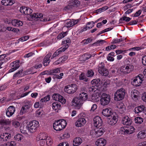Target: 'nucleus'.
Returning <instances> with one entry per match:
<instances>
[{
	"label": "nucleus",
	"mask_w": 146,
	"mask_h": 146,
	"mask_svg": "<svg viewBox=\"0 0 146 146\" xmlns=\"http://www.w3.org/2000/svg\"><path fill=\"white\" fill-rule=\"evenodd\" d=\"M11 135L10 134L8 133H3L0 136V140L2 141H7L10 139Z\"/></svg>",
	"instance_id": "dca6fc26"
},
{
	"label": "nucleus",
	"mask_w": 146,
	"mask_h": 146,
	"mask_svg": "<svg viewBox=\"0 0 146 146\" xmlns=\"http://www.w3.org/2000/svg\"><path fill=\"white\" fill-rule=\"evenodd\" d=\"M91 83L94 86L96 87L97 89L101 86V82L99 78L93 80L91 81Z\"/></svg>",
	"instance_id": "f3484780"
},
{
	"label": "nucleus",
	"mask_w": 146,
	"mask_h": 146,
	"mask_svg": "<svg viewBox=\"0 0 146 146\" xmlns=\"http://www.w3.org/2000/svg\"><path fill=\"white\" fill-rule=\"evenodd\" d=\"M30 107V106L27 105L23 106L20 111V114L21 115H23L24 113L27 112Z\"/></svg>",
	"instance_id": "5701e85b"
},
{
	"label": "nucleus",
	"mask_w": 146,
	"mask_h": 146,
	"mask_svg": "<svg viewBox=\"0 0 146 146\" xmlns=\"http://www.w3.org/2000/svg\"><path fill=\"white\" fill-rule=\"evenodd\" d=\"M86 121L85 118L82 117L78 119L75 123V125L77 127H81L85 125Z\"/></svg>",
	"instance_id": "4468645a"
},
{
	"label": "nucleus",
	"mask_w": 146,
	"mask_h": 146,
	"mask_svg": "<svg viewBox=\"0 0 146 146\" xmlns=\"http://www.w3.org/2000/svg\"><path fill=\"white\" fill-rule=\"evenodd\" d=\"M21 137L19 134L16 135L14 137L15 139L16 140L19 141L21 139Z\"/></svg>",
	"instance_id": "5fc2aeb1"
},
{
	"label": "nucleus",
	"mask_w": 146,
	"mask_h": 146,
	"mask_svg": "<svg viewBox=\"0 0 146 146\" xmlns=\"http://www.w3.org/2000/svg\"><path fill=\"white\" fill-rule=\"evenodd\" d=\"M28 8V7H26L25 6H22L20 8V11L21 13H23L25 14Z\"/></svg>",
	"instance_id": "09e8293b"
},
{
	"label": "nucleus",
	"mask_w": 146,
	"mask_h": 146,
	"mask_svg": "<svg viewBox=\"0 0 146 146\" xmlns=\"http://www.w3.org/2000/svg\"><path fill=\"white\" fill-rule=\"evenodd\" d=\"M52 106L53 109L56 110L57 109H60L61 106L60 104L58 103V102H56L52 104Z\"/></svg>",
	"instance_id": "7c9ffc66"
},
{
	"label": "nucleus",
	"mask_w": 146,
	"mask_h": 146,
	"mask_svg": "<svg viewBox=\"0 0 146 146\" xmlns=\"http://www.w3.org/2000/svg\"><path fill=\"white\" fill-rule=\"evenodd\" d=\"M77 86L75 84L68 85L65 87L64 91L69 94H73L77 90Z\"/></svg>",
	"instance_id": "423d86ee"
},
{
	"label": "nucleus",
	"mask_w": 146,
	"mask_h": 146,
	"mask_svg": "<svg viewBox=\"0 0 146 146\" xmlns=\"http://www.w3.org/2000/svg\"><path fill=\"white\" fill-rule=\"evenodd\" d=\"M1 4L5 6L12 5L15 3L13 0H2L1 1Z\"/></svg>",
	"instance_id": "6ab92c4d"
},
{
	"label": "nucleus",
	"mask_w": 146,
	"mask_h": 146,
	"mask_svg": "<svg viewBox=\"0 0 146 146\" xmlns=\"http://www.w3.org/2000/svg\"><path fill=\"white\" fill-rule=\"evenodd\" d=\"M59 98H58V101L62 104H64L66 102V100L64 98V97L60 95L59 96Z\"/></svg>",
	"instance_id": "37998d69"
},
{
	"label": "nucleus",
	"mask_w": 146,
	"mask_h": 146,
	"mask_svg": "<svg viewBox=\"0 0 146 146\" xmlns=\"http://www.w3.org/2000/svg\"><path fill=\"white\" fill-rule=\"evenodd\" d=\"M110 84V80H106L103 84V86L104 87L106 88Z\"/></svg>",
	"instance_id": "864d4df0"
},
{
	"label": "nucleus",
	"mask_w": 146,
	"mask_h": 146,
	"mask_svg": "<svg viewBox=\"0 0 146 146\" xmlns=\"http://www.w3.org/2000/svg\"><path fill=\"white\" fill-rule=\"evenodd\" d=\"M137 146H146V141L142 142L140 143Z\"/></svg>",
	"instance_id": "774afa93"
},
{
	"label": "nucleus",
	"mask_w": 146,
	"mask_h": 146,
	"mask_svg": "<svg viewBox=\"0 0 146 146\" xmlns=\"http://www.w3.org/2000/svg\"><path fill=\"white\" fill-rule=\"evenodd\" d=\"M97 127L96 130V136L97 137L101 136L106 131L105 129L101 126Z\"/></svg>",
	"instance_id": "2eb2a0df"
},
{
	"label": "nucleus",
	"mask_w": 146,
	"mask_h": 146,
	"mask_svg": "<svg viewBox=\"0 0 146 146\" xmlns=\"http://www.w3.org/2000/svg\"><path fill=\"white\" fill-rule=\"evenodd\" d=\"M135 123L139 124H141L143 121V119L140 117H137L135 119Z\"/></svg>",
	"instance_id": "4c0bfd02"
},
{
	"label": "nucleus",
	"mask_w": 146,
	"mask_h": 146,
	"mask_svg": "<svg viewBox=\"0 0 146 146\" xmlns=\"http://www.w3.org/2000/svg\"><path fill=\"white\" fill-rule=\"evenodd\" d=\"M106 140L104 138H100L97 140L96 144L98 146H104L106 143Z\"/></svg>",
	"instance_id": "a211bd4d"
},
{
	"label": "nucleus",
	"mask_w": 146,
	"mask_h": 146,
	"mask_svg": "<svg viewBox=\"0 0 146 146\" xmlns=\"http://www.w3.org/2000/svg\"><path fill=\"white\" fill-rule=\"evenodd\" d=\"M142 83V80L140 81L139 79L135 77L132 84L135 86H140L141 84Z\"/></svg>",
	"instance_id": "a878e982"
},
{
	"label": "nucleus",
	"mask_w": 146,
	"mask_h": 146,
	"mask_svg": "<svg viewBox=\"0 0 146 146\" xmlns=\"http://www.w3.org/2000/svg\"><path fill=\"white\" fill-rule=\"evenodd\" d=\"M125 133H126L128 134H131V132L130 131V128L128 127L127 129L125 130L124 131Z\"/></svg>",
	"instance_id": "69168bd1"
},
{
	"label": "nucleus",
	"mask_w": 146,
	"mask_h": 146,
	"mask_svg": "<svg viewBox=\"0 0 146 146\" xmlns=\"http://www.w3.org/2000/svg\"><path fill=\"white\" fill-rule=\"evenodd\" d=\"M138 79H139L140 81L142 80V82L144 78L143 75L141 74H139L138 76L135 77Z\"/></svg>",
	"instance_id": "4d7b16f0"
},
{
	"label": "nucleus",
	"mask_w": 146,
	"mask_h": 146,
	"mask_svg": "<svg viewBox=\"0 0 146 146\" xmlns=\"http://www.w3.org/2000/svg\"><path fill=\"white\" fill-rule=\"evenodd\" d=\"M125 94V90L123 88L117 90L114 93V99L117 101H119L123 100Z\"/></svg>",
	"instance_id": "7ed1b4c3"
},
{
	"label": "nucleus",
	"mask_w": 146,
	"mask_h": 146,
	"mask_svg": "<svg viewBox=\"0 0 146 146\" xmlns=\"http://www.w3.org/2000/svg\"><path fill=\"white\" fill-rule=\"evenodd\" d=\"M66 125V121L64 119H59L53 123V127L54 130L56 131H60L64 128Z\"/></svg>",
	"instance_id": "f03ea898"
},
{
	"label": "nucleus",
	"mask_w": 146,
	"mask_h": 146,
	"mask_svg": "<svg viewBox=\"0 0 146 146\" xmlns=\"http://www.w3.org/2000/svg\"><path fill=\"white\" fill-rule=\"evenodd\" d=\"M42 66V64H40L38 65L36 64L33 67H32L30 68L31 70H32L33 69V68H34L37 69L38 68H40Z\"/></svg>",
	"instance_id": "e2e57ef3"
},
{
	"label": "nucleus",
	"mask_w": 146,
	"mask_h": 146,
	"mask_svg": "<svg viewBox=\"0 0 146 146\" xmlns=\"http://www.w3.org/2000/svg\"><path fill=\"white\" fill-rule=\"evenodd\" d=\"M131 19V18L127 17L126 16H124L120 19L119 22L120 23H121L122 21H125L126 22H127L129 21Z\"/></svg>",
	"instance_id": "ea45409f"
},
{
	"label": "nucleus",
	"mask_w": 146,
	"mask_h": 146,
	"mask_svg": "<svg viewBox=\"0 0 146 146\" xmlns=\"http://www.w3.org/2000/svg\"><path fill=\"white\" fill-rule=\"evenodd\" d=\"M62 51H63L60 48L59 49L54 53L51 57V59H52L55 57L58 56Z\"/></svg>",
	"instance_id": "473e14b6"
},
{
	"label": "nucleus",
	"mask_w": 146,
	"mask_h": 146,
	"mask_svg": "<svg viewBox=\"0 0 146 146\" xmlns=\"http://www.w3.org/2000/svg\"><path fill=\"white\" fill-rule=\"evenodd\" d=\"M94 86H92L91 87H89L88 88V91L90 93H91L93 92H94L96 91V90L98 89Z\"/></svg>",
	"instance_id": "a18cd8bd"
},
{
	"label": "nucleus",
	"mask_w": 146,
	"mask_h": 146,
	"mask_svg": "<svg viewBox=\"0 0 146 146\" xmlns=\"http://www.w3.org/2000/svg\"><path fill=\"white\" fill-rule=\"evenodd\" d=\"M145 108V107L143 105H141L135 108L134 109V111L135 113H138L143 111Z\"/></svg>",
	"instance_id": "412c9836"
},
{
	"label": "nucleus",
	"mask_w": 146,
	"mask_h": 146,
	"mask_svg": "<svg viewBox=\"0 0 146 146\" xmlns=\"http://www.w3.org/2000/svg\"><path fill=\"white\" fill-rule=\"evenodd\" d=\"M94 125L96 127H100L102 126L103 122L102 119L98 116L95 117L93 119Z\"/></svg>",
	"instance_id": "1a4fd4ad"
},
{
	"label": "nucleus",
	"mask_w": 146,
	"mask_h": 146,
	"mask_svg": "<svg viewBox=\"0 0 146 146\" xmlns=\"http://www.w3.org/2000/svg\"><path fill=\"white\" fill-rule=\"evenodd\" d=\"M50 96L49 95H48L42 98L40 101V102H43L47 101L50 100Z\"/></svg>",
	"instance_id": "79ce46f5"
},
{
	"label": "nucleus",
	"mask_w": 146,
	"mask_h": 146,
	"mask_svg": "<svg viewBox=\"0 0 146 146\" xmlns=\"http://www.w3.org/2000/svg\"><path fill=\"white\" fill-rule=\"evenodd\" d=\"M39 139L40 140H46L48 138L47 135L44 133H41Z\"/></svg>",
	"instance_id": "58836bf2"
},
{
	"label": "nucleus",
	"mask_w": 146,
	"mask_h": 146,
	"mask_svg": "<svg viewBox=\"0 0 146 146\" xmlns=\"http://www.w3.org/2000/svg\"><path fill=\"white\" fill-rule=\"evenodd\" d=\"M142 62L143 65L146 66V55L142 57Z\"/></svg>",
	"instance_id": "bf43d9fd"
},
{
	"label": "nucleus",
	"mask_w": 146,
	"mask_h": 146,
	"mask_svg": "<svg viewBox=\"0 0 146 146\" xmlns=\"http://www.w3.org/2000/svg\"><path fill=\"white\" fill-rule=\"evenodd\" d=\"M70 137L69 133L68 132H65L63 134V137L64 139H67Z\"/></svg>",
	"instance_id": "680f3d73"
},
{
	"label": "nucleus",
	"mask_w": 146,
	"mask_h": 146,
	"mask_svg": "<svg viewBox=\"0 0 146 146\" xmlns=\"http://www.w3.org/2000/svg\"><path fill=\"white\" fill-rule=\"evenodd\" d=\"M94 74L93 71L91 69L88 70L86 74L87 76L88 77H92L94 76Z\"/></svg>",
	"instance_id": "c03bdc74"
},
{
	"label": "nucleus",
	"mask_w": 146,
	"mask_h": 146,
	"mask_svg": "<svg viewBox=\"0 0 146 146\" xmlns=\"http://www.w3.org/2000/svg\"><path fill=\"white\" fill-rule=\"evenodd\" d=\"M13 125V126H14L15 127H18L20 125V123L17 121H15L13 122L12 123Z\"/></svg>",
	"instance_id": "6e6d98bb"
},
{
	"label": "nucleus",
	"mask_w": 146,
	"mask_h": 146,
	"mask_svg": "<svg viewBox=\"0 0 146 146\" xmlns=\"http://www.w3.org/2000/svg\"><path fill=\"white\" fill-rule=\"evenodd\" d=\"M104 64L102 62L99 65L98 72L102 76H107L109 74V72L107 69L105 68Z\"/></svg>",
	"instance_id": "0eeeda50"
},
{
	"label": "nucleus",
	"mask_w": 146,
	"mask_h": 146,
	"mask_svg": "<svg viewBox=\"0 0 146 146\" xmlns=\"http://www.w3.org/2000/svg\"><path fill=\"white\" fill-rule=\"evenodd\" d=\"M72 4L73 7L77 8L79 6L80 2L78 0H74L72 1Z\"/></svg>",
	"instance_id": "72a5a7b5"
},
{
	"label": "nucleus",
	"mask_w": 146,
	"mask_h": 146,
	"mask_svg": "<svg viewBox=\"0 0 146 146\" xmlns=\"http://www.w3.org/2000/svg\"><path fill=\"white\" fill-rule=\"evenodd\" d=\"M11 23L13 26L17 27L21 26L23 24L21 21L17 19L13 20L11 22Z\"/></svg>",
	"instance_id": "393cba45"
},
{
	"label": "nucleus",
	"mask_w": 146,
	"mask_h": 146,
	"mask_svg": "<svg viewBox=\"0 0 146 146\" xmlns=\"http://www.w3.org/2000/svg\"><path fill=\"white\" fill-rule=\"evenodd\" d=\"M15 111V108L13 106H9L6 110V114L9 117L11 116L14 113Z\"/></svg>",
	"instance_id": "9b49d317"
},
{
	"label": "nucleus",
	"mask_w": 146,
	"mask_h": 146,
	"mask_svg": "<svg viewBox=\"0 0 146 146\" xmlns=\"http://www.w3.org/2000/svg\"><path fill=\"white\" fill-rule=\"evenodd\" d=\"M141 98L144 102H146V92H144L142 94Z\"/></svg>",
	"instance_id": "052dcab7"
},
{
	"label": "nucleus",
	"mask_w": 146,
	"mask_h": 146,
	"mask_svg": "<svg viewBox=\"0 0 146 146\" xmlns=\"http://www.w3.org/2000/svg\"><path fill=\"white\" fill-rule=\"evenodd\" d=\"M96 129L91 130L90 133V135L94 137H97L96 136Z\"/></svg>",
	"instance_id": "3c124183"
},
{
	"label": "nucleus",
	"mask_w": 146,
	"mask_h": 146,
	"mask_svg": "<svg viewBox=\"0 0 146 146\" xmlns=\"http://www.w3.org/2000/svg\"><path fill=\"white\" fill-rule=\"evenodd\" d=\"M11 121H7L3 119H0V124L2 125H8L10 124Z\"/></svg>",
	"instance_id": "2f4dec72"
},
{
	"label": "nucleus",
	"mask_w": 146,
	"mask_h": 146,
	"mask_svg": "<svg viewBox=\"0 0 146 146\" xmlns=\"http://www.w3.org/2000/svg\"><path fill=\"white\" fill-rule=\"evenodd\" d=\"M29 16V17H27L28 20L36 21L40 20V18L42 17V14L41 13H34L33 14L30 15Z\"/></svg>",
	"instance_id": "6e6552de"
},
{
	"label": "nucleus",
	"mask_w": 146,
	"mask_h": 146,
	"mask_svg": "<svg viewBox=\"0 0 146 146\" xmlns=\"http://www.w3.org/2000/svg\"><path fill=\"white\" fill-rule=\"evenodd\" d=\"M38 124V122L36 120H33L30 122L27 125L28 131L31 133L35 131Z\"/></svg>",
	"instance_id": "39448f33"
},
{
	"label": "nucleus",
	"mask_w": 146,
	"mask_h": 146,
	"mask_svg": "<svg viewBox=\"0 0 146 146\" xmlns=\"http://www.w3.org/2000/svg\"><path fill=\"white\" fill-rule=\"evenodd\" d=\"M70 42V39H68V40H66L62 42V44L63 45L60 48L63 51H64L69 46V43Z\"/></svg>",
	"instance_id": "ddd939ff"
},
{
	"label": "nucleus",
	"mask_w": 146,
	"mask_h": 146,
	"mask_svg": "<svg viewBox=\"0 0 146 146\" xmlns=\"http://www.w3.org/2000/svg\"><path fill=\"white\" fill-rule=\"evenodd\" d=\"M123 40L122 38H119V39H114L111 42L112 44H116L117 43H119Z\"/></svg>",
	"instance_id": "de8ad7c7"
},
{
	"label": "nucleus",
	"mask_w": 146,
	"mask_h": 146,
	"mask_svg": "<svg viewBox=\"0 0 146 146\" xmlns=\"http://www.w3.org/2000/svg\"><path fill=\"white\" fill-rule=\"evenodd\" d=\"M116 46L114 44H112L110 46H108L106 47V50L108 51L111 49H113L115 48Z\"/></svg>",
	"instance_id": "49530a36"
},
{
	"label": "nucleus",
	"mask_w": 146,
	"mask_h": 146,
	"mask_svg": "<svg viewBox=\"0 0 146 146\" xmlns=\"http://www.w3.org/2000/svg\"><path fill=\"white\" fill-rule=\"evenodd\" d=\"M67 34L66 32H63L59 34L57 36L56 38L58 39H61L65 36Z\"/></svg>",
	"instance_id": "c9c22d12"
},
{
	"label": "nucleus",
	"mask_w": 146,
	"mask_h": 146,
	"mask_svg": "<svg viewBox=\"0 0 146 146\" xmlns=\"http://www.w3.org/2000/svg\"><path fill=\"white\" fill-rule=\"evenodd\" d=\"M100 98V104L103 106L108 105L111 101V96L108 94L103 93L101 96Z\"/></svg>",
	"instance_id": "20e7f679"
},
{
	"label": "nucleus",
	"mask_w": 146,
	"mask_h": 146,
	"mask_svg": "<svg viewBox=\"0 0 146 146\" xmlns=\"http://www.w3.org/2000/svg\"><path fill=\"white\" fill-rule=\"evenodd\" d=\"M117 119L116 117L113 115L111 119H109L108 122L110 125H114L117 123Z\"/></svg>",
	"instance_id": "b1692460"
},
{
	"label": "nucleus",
	"mask_w": 146,
	"mask_h": 146,
	"mask_svg": "<svg viewBox=\"0 0 146 146\" xmlns=\"http://www.w3.org/2000/svg\"><path fill=\"white\" fill-rule=\"evenodd\" d=\"M138 21L135 20H133L131 21L129 23H128L127 25H131L137 24Z\"/></svg>",
	"instance_id": "338daca9"
},
{
	"label": "nucleus",
	"mask_w": 146,
	"mask_h": 146,
	"mask_svg": "<svg viewBox=\"0 0 146 146\" xmlns=\"http://www.w3.org/2000/svg\"><path fill=\"white\" fill-rule=\"evenodd\" d=\"M91 55L90 54H86L83 55L80 59L81 61H86L91 58Z\"/></svg>",
	"instance_id": "bb28decb"
},
{
	"label": "nucleus",
	"mask_w": 146,
	"mask_h": 146,
	"mask_svg": "<svg viewBox=\"0 0 146 146\" xmlns=\"http://www.w3.org/2000/svg\"><path fill=\"white\" fill-rule=\"evenodd\" d=\"M146 136V130H143L139 132L138 134V137L140 139H143Z\"/></svg>",
	"instance_id": "cd10ccee"
},
{
	"label": "nucleus",
	"mask_w": 146,
	"mask_h": 146,
	"mask_svg": "<svg viewBox=\"0 0 146 146\" xmlns=\"http://www.w3.org/2000/svg\"><path fill=\"white\" fill-rule=\"evenodd\" d=\"M132 121L128 116H125L123 117L122 120V123L124 125H131Z\"/></svg>",
	"instance_id": "f8f14e48"
},
{
	"label": "nucleus",
	"mask_w": 146,
	"mask_h": 146,
	"mask_svg": "<svg viewBox=\"0 0 146 146\" xmlns=\"http://www.w3.org/2000/svg\"><path fill=\"white\" fill-rule=\"evenodd\" d=\"M39 145L41 146H43L46 143V140H40L39 139Z\"/></svg>",
	"instance_id": "0e129e2a"
},
{
	"label": "nucleus",
	"mask_w": 146,
	"mask_h": 146,
	"mask_svg": "<svg viewBox=\"0 0 146 146\" xmlns=\"http://www.w3.org/2000/svg\"><path fill=\"white\" fill-rule=\"evenodd\" d=\"M60 95L58 94H53L52 97L53 99V100H55L56 101H58V100L59 97V96H60Z\"/></svg>",
	"instance_id": "8fccbe9b"
},
{
	"label": "nucleus",
	"mask_w": 146,
	"mask_h": 146,
	"mask_svg": "<svg viewBox=\"0 0 146 146\" xmlns=\"http://www.w3.org/2000/svg\"><path fill=\"white\" fill-rule=\"evenodd\" d=\"M66 25L67 27H70L73 26L75 24L74 22L72 21L71 20L68 19L66 22Z\"/></svg>",
	"instance_id": "f704fd0d"
},
{
	"label": "nucleus",
	"mask_w": 146,
	"mask_h": 146,
	"mask_svg": "<svg viewBox=\"0 0 146 146\" xmlns=\"http://www.w3.org/2000/svg\"><path fill=\"white\" fill-rule=\"evenodd\" d=\"M134 68V66L131 64H128L125 67V70L124 71V73L125 74H128L132 71Z\"/></svg>",
	"instance_id": "aec40b11"
},
{
	"label": "nucleus",
	"mask_w": 146,
	"mask_h": 146,
	"mask_svg": "<svg viewBox=\"0 0 146 146\" xmlns=\"http://www.w3.org/2000/svg\"><path fill=\"white\" fill-rule=\"evenodd\" d=\"M20 128L21 132L24 134L27 133V131H28L27 125L25 126L23 125H21Z\"/></svg>",
	"instance_id": "c85d7f7f"
},
{
	"label": "nucleus",
	"mask_w": 146,
	"mask_h": 146,
	"mask_svg": "<svg viewBox=\"0 0 146 146\" xmlns=\"http://www.w3.org/2000/svg\"><path fill=\"white\" fill-rule=\"evenodd\" d=\"M82 143V139L79 137L75 138L73 142V144L74 146H78Z\"/></svg>",
	"instance_id": "4be33fe9"
},
{
	"label": "nucleus",
	"mask_w": 146,
	"mask_h": 146,
	"mask_svg": "<svg viewBox=\"0 0 146 146\" xmlns=\"http://www.w3.org/2000/svg\"><path fill=\"white\" fill-rule=\"evenodd\" d=\"M11 66L14 67L16 70L20 66L19 61H15L13 62L11 64Z\"/></svg>",
	"instance_id": "c756f323"
},
{
	"label": "nucleus",
	"mask_w": 146,
	"mask_h": 146,
	"mask_svg": "<svg viewBox=\"0 0 146 146\" xmlns=\"http://www.w3.org/2000/svg\"><path fill=\"white\" fill-rule=\"evenodd\" d=\"M102 113L103 115L106 117H109L113 115V113L112 111V109L108 108L103 110Z\"/></svg>",
	"instance_id": "9d476101"
},
{
	"label": "nucleus",
	"mask_w": 146,
	"mask_h": 146,
	"mask_svg": "<svg viewBox=\"0 0 146 146\" xmlns=\"http://www.w3.org/2000/svg\"><path fill=\"white\" fill-rule=\"evenodd\" d=\"M87 94L84 92L80 93L79 96L75 97L72 101V106L78 109H79L82 106L83 102L86 100L88 98Z\"/></svg>",
	"instance_id": "f257e3e1"
},
{
	"label": "nucleus",
	"mask_w": 146,
	"mask_h": 146,
	"mask_svg": "<svg viewBox=\"0 0 146 146\" xmlns=\"http://www.w3.org/2000/svg\"><path fill=\"white\" fill-rule=\"evenodd\" d=\"M32 10L29 8H28L26 10L25 14L30 15H31V14L32 13Z\"/></svg>",
	"instance_id": "603ef678"
},
{
	"label": "nucleus",
	"mask_w": 146,
	"mask_h": 146,
	"mask_svg": "<svg viewBox=\"0 0 146 146\" xmlns=\"http://www.w3.org/2000/svg\"><path fill=\"white\" fill-rule=\"evenodd\" d=\"M104 42H106L105 40H98L96 42L93 44L92 45L98 46V44H99V45H100L101 44L102 45L103 44Z\"/></svg>",
	"instance_id": "e433bc0d"
},
{
	"label": "nucleus",
	"mask_w": 146,
	"mask_h": 146,
	"mask_svg": "<svg viewBox=\"0 0 146 146\" xmlns=\"http://www.w3.org/2000/svg\"><path fill=\"white\" fill-rule=\"evenodd\" d=\"M125 110V107L123 106L120 107L118 111L119 113H123L124 112Z\"/></svg>",
	"instance_id": "13d9d810"
},
{
	"label": "nucleus",
	"mask_w": 146,
	"mask_h": 146,
	"mask_svg": "<svg viewBox=\"0 0 146 146\" xmlns=\"http://www.w3.org/2000/svg\"><path fill=\"white\" fill-rule=\"evenodd\" d=\"M139 92L137 90H134L133 92H131V95L132 97H133L134 98H136L137 97L138 95Z\"/></svg>",
	"instance_id": "a19ab883"
}]
</instances>
